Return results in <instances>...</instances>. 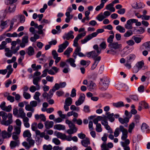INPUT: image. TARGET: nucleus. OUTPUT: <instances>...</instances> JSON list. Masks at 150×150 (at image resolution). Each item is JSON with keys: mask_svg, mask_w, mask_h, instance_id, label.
<instances>
[{"mask_svg": "<svg viewBox=\"0 0 150 150\" xmlns=\"http://www.w3.org/2000/svg\"><path fill=\"white\" fill-rule=\"evenodd\" d=\"M93 48L95 50L86 52V56L88 57H91L94 61H100L101 60V57L100 56H98L101 52V50L97 44L94 45Z\"/></svg>", "mask_w": 150, "mask_h": 150, "instance_id": "obj_1", "label": "nucleus"}, {"mask_svg": "<svg viewBox=\"0 0 150 150\" xmlns=\"http://www.w3.org/2000/svg\"><path fill=\"white\" fill-rule=\"evenodd\" d=\"M108 46L109 49L107 50V53L114 54L116 53L118 50L121 48L122 45L117 42H114L110 44H109Z\"/></svg>", "mask_w": 150, "mask_h": 150, "instance_id": "obj_2", "label": "nucleus"}, {"mask_svg": "<svg viewBox=\"0 0 150 150\" xmlns=\"http://www.w3.org/2000/svg\"><path fill=\"white\" fill-rule=\"evenodd\" d=\"M104 31V29L102 28L98 29L96 30V32L93 33L92 34L88 35L86 36L83 39L81 40V43L83 44L86 43L93 38L96 37L98 33H102Z\"/></svg>", "mask_w": 150, "mask_h": 150, "instance_id": "obj_3", "label": "nucleus"}, {"mask_svg": "<svg viewBox=\"0 0 150 150\" xmlns=\"http://www.w3.org/2000/svg\"><path fill=\"white\" fill-rule=\"evenodd\" d=\"M110 81L109 78L104 76L100 80L99 82L100 89L102 91H105L108 87Z\"/></svg>", "mask_w": 150, "mask_h": 150, "instance_id": "obj_4", "label": "nucleus"}, {"mask_svg": "<svg viewBox=\"0 0 150 150\" xmlns=\"http://www.w3.org/2000/svg\"><path fill=\"white\" fill-rule=\"evenodd\" d=\"M13 129V126L9 125L8 128L7 132L6 130L2 131L1 133L2 138L3 139H5L10 137L12 135V132Z\"/></svg>", "mask_w": 150, "mask_h": 150, "instance_id": "obj_5", "label": "nucleus"}, {"mask_svg": "<svg viewBox=\"0 0 150 150\" xmlns=\"http://www.w3.org/2000/svg\"><path fill=\"white\" fill-rule=\"evenodd\" d=\"M17 0H8L7 2L10 5L8 9H6L5 11L6 12L11 13L14 12L16 9V6L13 4L17 1Z\"/></svg>", "mask_w": 150, "mask_h": 150, "instance_id": "obj_6", "label": "nucleus"}, {"mask_svg": "<svg viewBox=\"0 0 150 150\" xmlns=\"http://www.w3.org/2000/svg\"><path fill=\"white\" fill-rule=\"evenodd\" d=\"M120 132H122L121 139L123 140H125L127 137L128 132L127 130L122 125H120L118 127Z\"/></svg>", "mask_w": 150, "mask_h": 150, "instance_id": "obj_7", "label": "nucleus"}, {"mask_svg": "<svg viewBox=\"0 0 150 150\" xmlns=\"http://www.w3.org/2000/svg\"><path fill=\"white\" fill-rule=\"evenodd\" d=\"M137 21L136 19H129L127 21L126 24L125 25V28L128 30L132 29L133 28L132 24Z\"/></svg>", "mask_w": 150, "mask_h": 150, "instance_id": "obj_8", "label": "nucleus"}, {"mask_svg": "<svg viewBox=\"0 0 150 150\" xmlns=\"http://www.w3.org/2000/svg\"><path fill=\"white\" fill-rule=\"evenodd\" d=\"M86 33L85 32L83 33H81L80 34L78 35L75 38L74 40V44L73 45L75 47H79L78 46V41L82 37H84L85 36Z\"/></svg>", "mask_w": 150, "mask_h": 150, "instance_id": "obj_9", "label": "nucleus"}, {"mask_svg": "<svg viewBox=\"0 0 150 150\" xmlns=\"http://www.w3.org/2000/svg\"><path fill=\"white\" fill-rule=\"evenodd\" d=\"M74 32L72 30H70L67 33H65L63 37L64 39H66L67 40H69L70 38L73 39L74 36L73 35Z\"/></svg>", "mask_w": 150, "mask_h": 150, "instance_id": "obj_10", "label": "nucleus"}, {"mask_svg": "<svg viewBox=\"0 0 150 150\" xmlns=\"http://www.w3.org/2000/svg\"><path fill=\"white\" fill-rule=\"evenodd\" d=\"M45 132H41L40 130H37L36 131V135H39L41 138L44 137L46 140H48L49 138V136L48 135H45Z\"/></svg>", "mask_w": 150, "mask_h": 150, "instance_id": "obj_11", "label": "nucleus"}, {"mask_svg": "<svg viewBox=\"0 0 150 150\" xmlns=\"http://www.w3.org/2000/svg\"><path fill=\"white\" fill-rule=\"evenodd\" d=\"M119 121L122 124H125V127H127L128 125L127 124L129 122V118L128 117H125L124 118L119 117L118 118Z\"/></svg>", "mask_w": 150, "mask_h": 150, "instance_id": "obj_12", "label": "nucleus"}, {"mask_svg": "<svg viewBox=\"0 0 150 150\" xmlns=\"http://www.w3.org/2000/svg\"><path fill=\"white\" fill-rule=\"evenodd\" d=\"M41 79L40 77L38 76L34 78L33 80V84L37 86V90L39 89L40 88V86L38 83Z\"/></svg>", "mask_w": 150, "mask_h": 150, "instance_id": "obj_13", "label": "nucleus"}, {"mask_svg": "<svg viewBox=\"0 0 150 150\" xmlns=\"http://www.w3.org/2000/svg\"><path fill=\"white\" fill-rule=\"evenodd\" d=\"M35 119L37 120H38L40 119L41 121L45 122L46 120V118L45 115L43 114H41L40 115L37 114L35 115Z\"/></svg>", "mask_w": 150, "mask_h": 150, "instance_id": "obj_14", "label": "nucleus"}, {"mask_svg": "<svg viewBox=\"0 0 150 150\" xmlns=\"http://www.w3.org/2000/svg\"><path fill=\"white\" fill-rule=\"evenodd\" d=\"M26 53L29 56H32L34 54V49L32 47L30 46L27 49Z\"/></svg>", "mask_w": 150, "mask_h": 150, "instance_id": "obj_15", "label": "nucleus"}, {"mask_svg": "<svg viewBox=\"0 0 150 150\" xmlns=\"http://www.w3.org/2000/svg\"><path fill=\"white\" fill-rule=\"evenodd\" d=\"M105 115H107V118L111 122H112L115 120V118L113 117L114 114L113 113H110L109 112H106Z\"/></svg>", "mask_w": 150, "mask_h": 150, "instance_id": "obj_16", "label": "nucleus"}, {"mask_svg": "<svg viewBox=\"0 0 150 150\" xmlns=\"http://www.w3.org/2000/svg\"><path fill=\"white\" fill-rule=\"evenodd\" d=\"M18 116L23 119L25 117V114L24 112L23 109L22 108H20L18 109Z\"/></svg>", "mask_w": 150, "mask_h": 150, "instance_id": "obj_17", "label": "nucleus"}, {"mask_svg": "<svg viewBox=\"0 0 150 150\" xmlns=\"http://www.w3.org/2000/svg\"><path fill=\"white\" fill-rule=\"evenodd\" d=\"M66 62L69 64L71 66L75 67L76 66V64L75 63V60L72 58H70L67 59L66 61Z\"/></svg>", "mask_w": 150, "mask_h": 150, "instance_id": "obj_18", "label": "nucleus"}, {"mask_svg": "<svg viewBox=\"0 0 150 150\" xmlns=\"http://www.w3.org/2000/svg\"><path fill=\"white\" fill-rule=\"evenodd\" d=\"M81 143L83 146L85 147H87L88 145L90 144L89 139L88 137H86L85 139L81 141Z\"/></svg>", "mask_w": 150, "mask_h": 150, "instance_id": "obj_19", "label": "nucleus"}, {"mask_svg": "<svg viewBox=\"0 0 150 150\" xmlns=\"http://www.w3.org/2000/svg\"><path fill=\"white\" fill-rule=\"evenodd\" d=\"M54 125V122L52 121H46L45 123V126L47 129H49L52 127Z\"/></svg>", "mask_w": 150, "mask_h": 150, "instance_id": "obj_20", "label": "nucleus"}, {"mask_svg": "<svg viewBox=\"0 0 150 150\" xmlns=\"http://www.w3.org/2000/svg\"><path fill=\"white\" fill-rule=\"evenodd\" d=\"M65 123L68 125L69 128H76L75 125L71 120L67 119L65 120Z\"/></svg>", "mask_w": 150, "mask_h": 150, "instance_id": "obj_21", "label": "nucleus"}, {"mask_svg": "<svg viewBox=\"0 0 150 150\" xmlns=\"http://www.w3.org/2000/svg\"><path fill=\"white\" fill-rule=\"evenodd\" d=\"M135 58V55L133 54H132L127 56V60L128 61V62H132L134 60Z\"/></svg>", "mask_w": 150, "mask_h": 150, "instance_id": "obj_22", "label": "nucleus"}, {"mask_svg": "<svg viewBox=\"0 0 150 150\" xmlns=\"http://www.w3.org/2000/svg\"><path fill=\"white\" fill-rule=\"evenodd\" d=\"M19 144V140L12 141L11 142L10 145L11 148L12 149L13 148L17 146H18Z\"/></svg>", "mask_w": 150, "mask_h": 150, "instance_id": "obj_23", "label": "nucleus"}, {"mask_svg": "<svg viewBox=\"0 0 150 150\" xmlns=\"http://www.w3.org/2000/svg\"><path fill=\"white\" fill-rule=\"evenodd\" d=\"M54 128L59 130H64L65 129V127L64 125H63L57 124L54 126Z\"/></svg>", "mask_w": 150, "mask_h": 150, "instance_id": "obj_24", "label": "nucleus"}, {"mask_svg": "<svg viewBox=\"0 0 150 150\" xmlns=\"http://www.w3.org/2000/svg\"><path fill=\"white\" fill-rule=\"evenodd\" d=\"M29 120V119L27 117H25L23 119L24 125L25 127L29 128L30 127V125L28 122Z\"/></svg>", "mask_w": 150, "mask_h": 150, "instance_id": "obj_25", "label": "nucleus"}, {"mask_svg": "<svg viewBox=\"0 0 150 150\" xmlns=\"http://www.w3.org/2000/svg\"><path fill=\"white\" fill-rule=\"evenodd\" d=\"M40 93L38 91L36 92L35 95L33 96L34 99L37 100L38 103H40L41 102V100L39 98V96L40 95Z\"/></svg>", "mask_w": 150, "mask_h": 150, "instance_id": "obj_26", "label": "nucleus"}, {"mask_svg": "<svg viewBox=\"0 0 150 150\" xmlns=\"http://www.w3.org/2000/svg\"><path fill=\"white\" fill-rule=\"evenodd\" d=\"M6 21H1L0 25V32L2 31L5 28L7 27Z\"/></svg>", "mask_w": 150, "mask_h": 150, "instance_id": "obj_27", "label": "nucleus"}, {"mask_svg": "<svg viewBox=\"0 0 150 150\" xmlns=\"http://www.w3.org/2000/svg\"><path fill=\"white\" fill-rule=\"evenodd\" d=\"M113 105L117 108H120L124 106L123 102L120 101L117 103H113Z\"/></svg>", "mask_w": 150, "mask_h": 150, "instance_id": "obj_28", "label": "nucleus"}, {"mask_svg": "<svg viewBox=\"0 0 150 150\" xmlns=\"http://www.w3.org/2000/svg\"><path fill=\"white\" fill-rule=\"evenodd\" d=\"M13 120H11L8 119L7 120L2 121L1 122L2 124L6 126H9L10 125L12 124L13 122Z\"/></svg>", "mask_w": 150, "mask_h": 150, "instance_id": "obj_29", "label": "nucleus"}, {"mask_svg": "<svg viewBox=\"0 0 150 150\" xmlns=\"http://www.w3.org/2000/svg\"><path fill=\"white\" fill-rule=\"evenodd\" d=\"M65 134H63L60 132H57L56 133V135L58 138H59L61 139L64 140V137Z\"/></svg>", "mask_w": 150, "mask_h": 150, "instance_id": "obj_30", "label": "nucleus"}, {"mask_svg": "<svg viewBox=\"0 0 150 150\" xmlns=\"http://www.w3.org/2000/svg\"><path fill=\"white\" fill-rule=\"evenodd\" d=\"M23 136L25 138L28 137V138H30L31 136V134L29 130H27L24 131L23 133Z\"/></svg>", "mask_w": 150, "mask_h": 150, "instance_id": "obj_31", "label": "nucleus"}, {"mask_svg": "<svg viewBox=\"0 0 150 150\" xmlns=\"http://www.w3.org/2000/svg\"><path fill=\"white\" fill-rule=\"evenodd\" d=\"M141 129L142 131H145L146 130L147 132H149V126L146 123H143Z\"/></svg>", "mask_w": 150, "mask_h": 150, "instance_id": "obj_32", "label": "nucleus"}, {"mask_svg": "<svg viewBox=\"0 0 150 150\" xmlns=\"http://www.w3.org/2000/svg\"><path fill=\"white\" fill-rule=\"evenodd\" d=\"M116 29L117 30L119 31L120 33H124L125 31V28L120 25L117 26Z\"/></svg>", "mask_w": 150, "mask_h": 150, "instance_id": "obj_33", "label": "nucleus"}, {"mask_svg": "<svg viewBox=\"0 0 150 150\" xmlns=\"http://www.w3.org/2000/svg\"><path fill=\"white\" fill-rule=\"evenodd\" d=\"M135 65L139 70H140L144 66V62L143 60L138 62Z\"/></svg>", "mask_w": 150, "mask_h": 150, "instance_id": "obj_34", "label": "nucleus"}, {"mask_svg": "<svg viewBox=\"0 0 150 150\" xmlns=\"http://www.w3.org/2000/svg\"><path fill=\"white\" fill-rule=\"evenodd\" d=\"M72 99L71 97L67 98L65 100V104L70 106L72 103Z\"/></svg>", "mask_w": 150, "mask_h": 150, "instance_id": "obj_35", "label": "nucleus"}, {"mask_svg": "<svg viewBox=\"0 0 150 150\" xmlns=\"http://www.w3.org/2000/svg\"><path fill=\"white\" fill-rule=\"evenodd\" d=\"M7 114L5 112L1 111H0V116L2 117L3 120L2 121H4L6 120L7 117Z\"/></svg>", "mask_w": 150, "mask_h": 150, "instance_id": "obj_36", "label": "nucleus"}, {"mask_svg": "<svg viewBox=\"0 0 150 150\" xmlns=\"http://www.w3.org/2000/svg\"><path fill=\"white\" fill-rule=\"evenodd\" d=\"M127 87V86L122 83H118L115 85V87L118 90H120L124 87Z\"/></svg>", "mask_w": 150, "mask_h": 150, "instance_id": "obj_37", "label": "nucleus"}, {"mask_svg": "<svg viewBox=\"0 0 150 150\" xmlns=\"http://www.w3.org/2000/svg\"><path fill=\"white\" fill-rule=\"evenodd\" d=\"M77 130V128H74V129L70 128L68 129L67 132L69 134H71L74 133H76Z\"/></svg>", "mask_w": 150, "mask_h": 150, "instance_id": "obj_38", "label": "nucleus"}, {"mask_svg": "<svg viewBox=\"0 0 150 150\" xmlns=\"http://www.w3.org/2000/svg\"><path fill=\"white\" fill-rule=\"evenodd\" d=\"M133 34L132 31L129 30L127 31V32L124 34V36L125 37L127 38L132 35Z\"/></svg>", "mask_w": 150, "mask_h": 150, "instance_id": "obj_39", "label": "nucleus"}, {"mask_svg": "<svg viewBox=\"0 0 150 150\" xmlns=\"http://www.w3.org/2000/svg\"><path fill=\"white\" fill-rule=\"evenodd\" d=\"M73 51V49L72 48L69 47L64 52V55H67L68 57L70 53Z\"/></svg>", "mask_w": 150, "mask_h": 150, "instance_id": "obj_40", "label": "nucleus"}, {"mask_svg": "<svg viewBox=\"0 0 150 150\" xmlns=\"http://www.w3.org/2000/svg\"><path fill=\"white\" fill-rule=\"evenodd\" d=\"M145 32V29L142 27H139L136 30V33L137 34H141Z\"/></svg>", "mask_w": 150, "mask_h": 150, "instance_id": "obj_41", "label": "nucleus"}, {"mask_svg": "<svg viewBox=\"0 0 150 150\" xmlns=\"http://www.w3.org/2000/svg\"><path fill=\"white\" fill-rule=\"evenodd\" d=\"M69 45V42L67 40L65 41L64 42L59 45L61 46L64 50Z\"/></svg>", "mask_w": 150, "mask_h": 150, "instance_id": "obj_42", "label": "nucleus"}, {"mask_svg": "<svg viewBox=\"0 0 150 150\" xmlns=\"http://www.w3.org/2000/svg\"><path fill=\"white\" fill-rule=\"evenodd\" d=\"M105 18V17L104 16V15H102V13H101L98 15V16L96 17V18L99 21H103V20Z\"/></svg>", "mask_w": 150, "mask_h": 150, "instance_id": "obj_43", "label": "nucleus"}, {"mask_svg": "<svg viewBox=\"0 0 150 150\" xmlns=\"http://www.w3.org/2000/svg\"><path fill=\"white\" fill-rule=\"evenodd\" d=\"M139 104L142 105V106H144V108L145 109H147L149 108L148 104L144 101H141L139 103Z\"/></svg>", "mask_w": 150, "mask_h": 150, "instance_id": "obj_44", "label": "nucleus"}, {"mask_svg": "<svg viewBox=\"0 0 150 150\" xmlns=\"http://www.w3.org/2000/svg\"><path fill=\"white\" fill-rule=\"evenodd\" d=\"M132 38L134 39L135 42L137 43H139L142 40V38L139 37H136L135 35L133 36L132 37Z\"/></svg>", "mask_w": 150, "mask_h": 150, "instance_id": "obj_45", "label": "nucleus"}, {"mask_svg": "<svg viewBox=\"0 0 150 150\" xmlns=\"http://www.w3.org/2000/svg\"><path fill=\"white\" fill-rule=\"evenodd\" d=\"M114 37V35H110L109 37L108 38L107 40V42L109 43H111L113 42V39Z\"/></svg>", "mask_w": 150, "mask_h": 150, "instance_id": "obj_46", "label": "nucleus"}, {"mask_svg": "<svg viewBox=\"0 0 150 150\" xmlns=\"http://www.w3.org/2000/svg\"><path fill=\"white\" fill-rule=\"evenodd\" d=\"M43 149L44 150H52V147L50 144L48 145H44L43 146Z\"/></svg>", "mask_w": 150, "mask_h": 150, "instance_id": "obj_47", "label": "nucleus"}, {"mask_svg": "<svg viewBox=\"0 0 150 150\" xmlns=\"http://www.w3.org/2000/svg\"><path fill=\"white\" fill-rule=\"evenodd\" d=\"M26 140L28 142L29 144V146H30V147L31 146H33L35 144L34 140L31 139L30 138H27Z\"/></svg>", "mask_w": 150, "mask_h": 150, "instance_id": "obj_48", "label": "nucleus"}, {"mask_svg": "<svg viewBox=\"0 0 150 150\" xmlns=\"http://www.w3.org/2000/svg\"><path fill=\"white\" fill-rule=\"evenodd\" d=\"M124 142H121V144L123 147H125L126 146H128V145L130 143V141L129 139H126Z\"/></svg>", "mask_w": 150, "mask_h": 150, "instance_id": "obj_49", "label": "nucleus"}, {"mask_svg": "<svg viewBox=\"0 0 150 150\" xmlns=\"http://www.w3.org/2000/svg\"><path fill=\"white\" fill-rule=\"evenodd\" d=\"M37 124L36 122H33L32 123L31 125V128L32 129L33 131H35V133H36V131L37 130H37Z\"/></svg>", "mask_w": 150, "mask_h": 150, "instance_id": "obj_50", "label": "nucleus"}, {"mask_svg": "<svg viewBox=\"0 0 150 150\" xmlns=\"http://www.w3.org/2000/svg\"><path fill=\"white\" fill-rule=\"evenodd\" d=\"M90 63V61H86L84 60H82L80 61V64L81 65L83 66L86 65L87 64V65H88Z\"/></svg>", "mask_w": 150, "mask_h": 150, "instance_id": "obj_51", "label": "nucleus"}, {"mask_svg": "<svg viewBox=\"0 0 150 150\" xmlns=\"http://www.w3.org/2000/svg\"><path fill=\"white\" fill-rule=\"evenodd\" d=\"M23 96L26 99H28L31 97V95L30 94L26 92H23Z\"/></svg>", "mask_w": 150, "mask_h": 150, "instance_id": "obj_52", "label": "nucleus"}, {"mask_svg": "<svg viewBox=\"0 0 150 150\" xmlns=\"http://www.w3.org/2000/svg\"><path fill=\"white\" fill-rule=\"evenodd\" d=\"M21 127L17 126H16L14 128V130L15 132H14L15 133H16L17 134H19L21 132Z\"/></svg>", "mask_w": 150, "mask_h": 150, "instance_id": "obj_53", "label": "nucleus"}, {"mask_svg": "<svg viewBox=\"0 0 150 150\" xmlns=\"http://www.w3.org/2000/svg\"><path fill=\"white\" fill-rule=\"evenodd\" d=\"M99 62V61H94V63L92 64V65L91 67V70H93L94 69H95L97 67Z\"/></svg>", "mask_w": 150, "mask_h": 150, "instance_id": "obj_54", "label": "nucleus"}, {"mask_svg": "<svg viewBox=\"0 0 150 150\" xmlns=\"http://www.w3.org/2000/svg\"><path fill=\"white\" fill-rule=\"evenodd\" d=\"M101 125L100 123L96 125V131L98 132H100L102 131Z\"/></svg>", "mask_w": 150, "mask_h": 150, "instance_id": "obj_55", "label": "nucleus"}, {"mask_svg": "<svg viewBox=\"0 0 150 150\" xmlns=\"http://www.w3.org/2000/svg\"><path fill=\"white\" fill-rule=\"evenodd\" d=\"M85 95L83 93H81L80 94L79 96V100L81 101V102H82L83 103L85 100Z\"/></svg>", "mask_w": 150, "mask_h": 150, "instance_id": "obj_56", "label": "nucleus"}, {"mask_svg": "<svg viewBox=\"0 0 150 150\" xmlns=\"http://www.w3.org/2000/svg\"><path fill=\"white\" fill-rule=\"evenodd\" d=\"M28 35L23 36L22 39V42L27 44L28 42Z\"/></svg>", "mask_w": 150, "mask_h": 150, "instance_id": "obj_57", "label": "nucleus"}, {"mask_svg": "<svg viewBox=\"0 0 150 150\" xmlns=\"http://www.w3.org/2000/svg\"><path fill=\"white\" fill-rule=\"evenodd\" d=\"M104 4L101 2L99 5L96 8L95 10L96 11H98L101 9L103 8L104 6Z\"/></svg>", "mask_w": 150, "mask_h": 150, "instance_id": "obj_58", "label": "nucleus"}, {"mask_svg": "<svg viewBox=\"0 0 150 150\" xmlns=\"http://www.w3.org/2000/svg\"><path fill=\"white\" fill-rule=\"evenodd\" d=\"M52 142L56 145H59L61 143L60 140L56 138H54L53 139Z\"/></svg>", "mask_w": 150, "mask_h": 150, "instance_id": "obj_59", "label": "nucleus"}, {"mask_svg": "<svg viewBox=\"0 0 150 150\" xmlns=\"http://www.w3.org/2000/svg\"><path fill=\"white\" fill-rule=\"evenodd\" d=\"M101 150H109V149L107 147L105 142H103L101 146Z\"/></svg>", "mask_w": 150, "mask_h": 150, "instance_id": "obj_60", "label": "nucleus"}, {"mask_svg": "<svg viewBox=\"0 0 150 150\" xmlns=\"http://www.w3.org/2000/svg\"><path fill=\"white\" fill-rule=\"evenodd\" d=\"M144 45L148 50L150 51V41L147 42L145 43L144 44Z\"/></svg>", "mask_w": 150, "mask_h": 150, "instance_id": "obj_61", "label": "nucleus"}, {"mask_svg": "<svg viewBox=\"0 0 150 150\" xmlns=\"http://www.w3.org/2000/svg\"><path fill=\"white\" fill-rule=\"evenodd\" d=\"M129 98L134 101H137L138 100L137 96V95H130L129 96Z\"/></svg>", "mask_w": 150, "mask_h": 150, "instance_id": "obj_62", "label": "nucleus"}, {"mask_svg": "<svg viewBox=\"0 0 150 150\" xmlns=\"http://www.w3.org/2000/svg\"><path fill=\"white\" fill-rule=\"evenodd\" d=\"M70 109L73 111H79V107L76 108L74 105H72L70 107Z\"/></svg>", "mask_w": 150, "mask_h": 150, "instance_id": "obj_63", "label": "nucleus"}, {"mask_svg": "<svg viewBox=\"0 0 150 150\" xmlns=\"http://www.w3.org/2000/svg\"><path fill=\"white\" fill-rule=\"evenodd\" d=\"M114 134V136L115 137H117L120 134L119 129H118V127H117L115 129Z\"/></svg>", "mask_w": 150, "mask_h": 150, "instance_id": "obj_64", "label": "nucleus"}]
</instances>
